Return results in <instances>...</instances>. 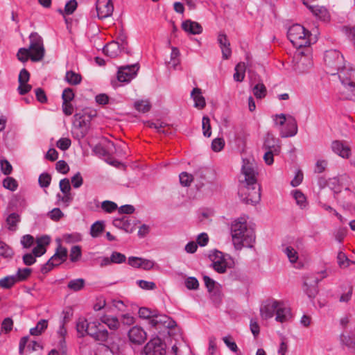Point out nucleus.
<instances>
[{
  "mask_svg": "<svg viewBox=\"0 0 355 355\" xmlns=\"http://www.w3.org/2000/svg\"><path fill=\"white\" fill-rule=\"evenodd\" d=\"M303 3L313 15L318 19L323 21H326L329 19V12L324 6L310 4L308 0H303Z\"/></svg>",
  "mask_w": 355,
  "mask_h": 355,
  "instance_id": "nucleus-20",
  "label": "nucleus"
},
{
  "mask_svg": "<svg viewBox=\"0 0 355 355\" xmlns=\"http://www.w3.org/2000/svg\"><path fill=\"white\" fill-rule=\"evenodd\" d=\"M114 42H119V46H121V48L123 51H125L127 53H129L128 49V37L125 33L120 32L116 41Z\"/></svg>",
  "mask_w": 355,
  "mask_h": 355,
  "instance_id": "nucleus-48",
  "label": "nucleus"
},
{
  "mask_svg": "<svg viewBox=\"0 0 355 355\" xmlns=\"http://www.w3.org/2000/svg\"><path fill=\"white\" fill-rule=\"evenodd\" d=\"M14 256L12 248L3 241H0V257L11 259Z\"/></svg>",
  "mask_w": 355,
  "mask_h": 355,
  "instance_id": "nucleus-34",
  "label": "nucleus"
},
{
  "mask_svg": "<svg viewBox=\"0 0 355 355\" xmlns=\"http://www.w3.org/2000/svg\"><path fill=\"white\" fill-rule=\"evenodd\" d=\"M155 313V311H151L150 309L146 308V307L140 308L139 310V312H138L140 318H145V319H149L150 320L151 318H153Z\"/></svg>",
  "mask_w": 355,
  "mask_h": 355,
  "instance_id": "nucleus-59",
  "label": "nucleus"
},
{
  "mask_svg": "<svg viewBox=\"0 0 355 355\" xmlns=\"http://www.w3.org/2000/svg\"><path fill=\"white\" fill-rule=\"evenodd\" d=\"M234 245L236 249L243 247H252L255 241L254 232L248 228L246 221L235 220L231 227Z\"/></svg>",
  "mask_w": 355,
  "mask_h": 355,
  "instance_id": "nucleus-2",
  "label": "nucleus"
},
{
  "mask_svg": "<svg viewBox=\"0 0 355 355\" xmlns=\"http://www.w3.org/2000/svg\"><path fill=\"white\" fill-rule=\"evenodd\" d=\"M293 196L295 200H296V203L301 208H304L306 206V199L304 194L300 191V190H295L293 191Z\"/></svg>",
  "mask_w": 355,
  "mask_h": 355,
  "instance_id": "nucleus-41",
  "label": "nucleus"
},
{
  "mask_svg": "<svg viewBox=\"0 0 355 355\" xmlns=\"http://www.w3.org/2000/svg\"><path fill=\"white\" fill-rule=\"evenodd\" d=\"M81 256V248L78 245H74L70 251V260L72 262L77 261Z\"/></svg>",
  "mask_w": 355,
  "mask_h": 355,
  "instance_id": "nucleus-56",
  "label": "nucleus"
},
{
  "mask_svg": "<svg viewBox=\"0 0 355 355\" xmlns=\"http://www.w3.org/2000/svg\"><path fill=\"white\" fill-rule=\"evenodd\" d=\"M114 227L125 230L128 232L132 230L131 223L128 216H122L121 218H115L113 222Z\"/></svg>",
  "mask_w": 355,
  "mask_h": 355,
  "instance_id": "nucleus-30",
  "label": "nucleus"
},
{
  "mask_svg": "<svg viewBox=\"0 0 355 355\" xmlns=\"http://www.w3.org/2000/svg\"><path fill=\"white\" fill-rule=\"evenodd\" d=\"M186 287L189 290H196L199 286V283L196 277H188L185 281Z\"/></svg>",
  "mask_w": 355,
  "mask_h": 355,
  "instance_id": "nucleus-62",
  "label": "nucleus"
},
{
  "mask_svg": "<svg viewBox=\"0 0 355 355\" xmlns=\"http://www.w3.org/2000/svg\"><path fill=\"white\" fill-rule=\"evenodd\" d=\"M209 259L212 261V267L218 273H225L227 270V262L223 254L218 250H213L209 254Z\"/></svg>",
  "mask_w": 355,
  "mask_h": 355,
  "instance_id": "nucleus-11",
  "label": "nucleus"
},
{
  "mask_svg": "<svg viewBox=\"0 0 355 355\" xmlns=\"http://www.w3.org/2000/svg\"><path fill=\"white\" fill-rule=\"evenodd\" d=\"M37 246L33 249V254L35 257H39L43 255L46 250V246L50 243V238L48 236H44L37 239Z\"/></svg>",
  "mask_w": 355,
  "mask_h": 355,
  "instance_id": "nucleus-24",
  "label": "nucleus"
},
{
  "mask_svg": "<svg viewBox=\"0 0 355 355\" xmlns=\"http://www.w3.org/2000/svg\"><path fill=\"white\" fill-rule=\"evenodd\" d=\"M32 270L28 268H25L23 269L19 268L17 272V275L15 276L17 281H24L26 279L31 275Z\"/></svg>",
  "mask_w": 355,
  "mask_h": 355,
  "instance_id": "nucleus-51",
  "label": "nucleus"
},
{
  "mask_svg": "<svg viewBox=\"0 0 355 355\" xmlns=\"http://www.w3.org/2000/svg\"><path fill=\"white\" fill-rule=\"evenodd\" d=\"M245 64L244 62H239L235 67L234 79L237 82H242L245 78Z\"/></svg>",
  "mask_w": 355,
  "mask_h": 355,
  "instance_id": "nucleus-36",
  "label": "nucleus"
},
{
  "mask_svg": "<svg viewBox=\"0 0 355 355\" xmlns=\"http://www.w3.org/2000/svg\"><path fill=\"white\" fill-rule=\"evenodd\" d=\"M336 180L342 187H345V193L340 201L342 206L349 210H355V193L350 191L347 187L348 183L350 182V178L347 174H343Z\"/></svg>",
  "mask_w": 355,
  "mask_h": 355,
  "instance_id": "nucleus-5",
  "label": "nucleus"
},
{
  "mask_svg": "<svg viewBox=\"0 0 355 355\" xmlns=\"http://www.w3.org/2000/svg\"><path fill=\"white\" fill-rule=\"evenodd\" d=\"M253 94L257 98L261 99L266 96L267 89L262 83H259L252 88Z\"/></svg>",
  "mask_w": 355,
  "mask_h": 355,
  "instance_id": "nucleus-37",
  "label": "nucleus"
},
{
  "mask_svg": "<svg viewBox=\"0 0 355 355\" xmlns=\"http://www.w3.org/2000/svg\"><path fill=\"white\" fill-rule=\"evenodd\" d=\"M275 320L280 322L288 321L291 318L290 309L286 307L282 303L279 302L275 311Z\"/></svg>",
  "mask_w": 355,
  "mask_h": 355,
  "instance_id": "nucleus-25",
  "label": "nucleus"
},
{
  "mask_svg": "<svg viewBox=\"0 0 355 355\" xmlns=\"http://www.w3.org/2000/svg\"><path fill=\"white\" fill-rule=\"evenodd\" d=\"M182 28L184 31L193 35L200 34L202 32V27L199 23L189 19L182 22Z\"/></svg>",
  "mask_w": 355,
  "mask_h": 355,
  "instance_id": "nucleus-26",
  "label": "nucleus"
},
{
  "mask_svg": "<svg viewBox=\"0 0 355 355\" xmlns=\"http://www.w3.org/2000/svg\"><path fill=\"white\" fill-rule=\"evenodd\" d=\"M298 131L296 119L291 115H288V121L286 127L280 132V135L283 138L293 137L297 135Z\"/></svg>",
  "mask_w": 355,
  "mask_h": 355,
  "instance_id": "nucleus-19",
  "label": "nucleus"
},
{
  "mask_svg": "<svg viewBox=\"0 0 355 355\" xmlns=\"http://www.w3.org/2000/svg\"><path fill=\"white\" fill-rule=\"evenodd\" d=\"M74 98V93L71 88L64 89L62 95L63 103L71 102Z\"/></svg>",
  "mask_w": 355,
  "mask_h": 355,
  "instance_id": "nucleus-63",
  "label": "nucleus"
},
{
  "mask_svg": "<svg viewBox=\"0 0 355 355\" xmlns=\"http://www.w3.org/2000/svg\"><path fill=\"white\" fill-rule=\"evenodd\" d=\"M101 208L107 213H112L117 209V205L110 200H105L101 203Z\"/></svg>",
  "mask_w": 355,
  "mask_h": 355,
  "instance_id": "nucleus-54",
  "label": "nucleus"
},
{
  "mask_svg": "<svg viewBox=\"0 0 355 355\" xmlns=\"http://www.w3.org/2000/svg\"><path fill=\"white\" fill-rule=\"evenodd\" d=\"M134 107L138 112L145 113L150 110L151 105L149 101L141 100L135 102Z\"/></svg>",
  "mask_w": 355,
  "mask_h": 355,
  "instance_id": "nucleus-44",
  "label": "nucleus"
},
{
  "mask_svg": "<svg viewBox=\"0 0 355 355\" xmlns=\"http://www.w3.org/2000/svg\"><path fill=\"white\" fill-rule=\"evenodd\" d=\"M343 31L355 46V25L353 26H345L343 27Z\"/></svg>",
  "mask_w": 355,
  "mask_h": 355,
  "instance_id": "nucleus-52",
  "label": "nucleus"
},
{
  "mask_svg": "<svg viewBox=\"0 0 355 355\" xmlns=\"http://www.w3.org/2000/svg\"><path fill=\"white\" fill-rule=\"evenodd\" d=\"M96 8L99 19H105L111 16L114 10L111 0H97Z\"/></svg>",
  "mask_w": 355,
  "mask_h": 355,
  "instance_id": "nucleus-14",
  "label": "nucleus"
},
{
  "mask_svg": "<svg viewBox=\"0 0 355 355\" xmlns=\"http://www.w3.org/2000/svg\"><path fill=\"white\" fill-rule=\"evenodd\" d=\"M149 323L151 326L155 327H160V326H162L171 329L175 326V322L166 315L157 314L155 312L153 318L149 320Z\"/></svg>",
  "mask_w": 355,
  "mask_h": 355,
  "instance_id": "nucleus-17",
  "label": "nucleus"
},
{
  "mask_svg": "<svg viewBox=\"0 0 355 355\" xmlns=\"http://www.w3.org/2000/svg\"><path fill=\"white\" fill-rule=\"evenodd\" d=\"M101 324L98 322H91V325L87 329V335L93 338L95 340L99 342H105L108 339L109 333L105 329H100Z\"/></svg>",
  "mask_w": 355,
  "mask_h": 355,
  "instance_id": "nucleus-12",
  "label": "nucleus"
},
{
  "mask_svg": "<svg viewBox=\"0 0 355 355\" xmlns=\"http://www.w3.org/2000/svg\"><path fill=\"white\" fill-rule=\"evenodd\" d=\"M63 216V213L59 208H54L48 213V216L55 221L60 220Z\"/></svg>",
  "mask_w": 355,
  "mask_h": 355,
  "instance_id": "nucleus-64",
  "label": "nucleus"
},
{
  "mask_svg": "<svg viewBox=\"0 0 355 355\" xmlns=\"http://www.w3.org/2000/svg\"><path fill=\"white\" fill-rule=\"evenodd\" d=\"M29 51L31 52V59L33 62H38L43 59L44 56V48L42 38L37 33H32L30 36Z\"/></svg>",
  "mask_w": 355,
  "mask_h": 355,
  "instance_id": "nucleus-6",
  "label": "nucleus"
},
{
  "mask_svg": "<svg viewBox=\"0 0 355 355\" xmlns=\"http://www.w3.org/2000/svg\"><path fill=\"white\" fill-rule=\"evenodd\" d=\"M51 177L49 173H44L39 177V184L41 187H48L51 183Z\"/></svg>",
  "mask_w": 355,
  "mask_h": 355,
  "instance_id": "nucleus-57",
  "label": "nucleus"
},
{
  "mask_svg": "<svg viewBox=\"0 0 355 355\" xmlns=\"http://www.w3.org/2000/svg\"><path fill=\"white\" fill-rule=\"evenodd\" d=\"M1 171L6 175H10L12 171V166L10 163L6 159H1L0 160Z\"/></svg>",
  "mask_w": 355,
  "mask_h": 355,
  "instance_id": "nucleus-53",
  "label": "nucleus"
},
{
  "mask_svg": "<svg viewBox=\"0 0 355 355\" xmlns=\"http://www.w3.org/2000/svg\"><path fill=\"white\" fill-rule=\"evenodd\" d=\"M263 148L264 150H272L273 153H280V141L272 133L268 132L264 137Z\"/></svg>",
  "mask_w": 355,
  "mask_h": 355,
  "instance_id": "nucleus-18",
  "label": "nucleus"
},
{
  "mask_svg": "<svg viewBox=\"0 0 355 355\" xmlns=\"http://www.w3.org/2000/svg\"><path fill=\"white\" fill-rule=\"evenodd\" d=\"M86 114L76 113L74 114L73 126L76 129L79 130L78 136L83 137L88 132L89 123L85 119Z\"/></svg>",
  "mask_w": 355,
  "mask_h": 355,
  "instance_id": "nucleus-16",
  "label": "nucleus"
},
{
  "mask_svg": "<svg viewBox=\"0 0 355 355\" xmlns=\"http://www.w3.org/2000/svg\"><path fill=\"white\" fill-rule=\"evenodd\" d=\"M337 261L340 268H347L350 263H355V261L350 260L347 255L341 251L338 253Z\"/></svg>",
  "mask_w": 355,
  "mask_h": 355,
  "instance_id": "nucleus-40",
  "label": "nucleus"
},
{
  "mask_svg": "<svg viewBox=\"0 0 355 355\" xmlns=\"http://www.w3.org/2000/svg\"><path fill=\"white\" fill-rule=\"evenodd\" d=\"M138 69L139 67L137 64L120 67L117 73L118 80L121 83L129 82L135 78Z\"/></svg>",
  "mask_w": 355,
  "mask_h": 355,
  "instance_id": "nucleus-13",
  "label": "nucleus"
},
{
  "mask_svg": "<svg viewBox=\"0 0 355 355\" xmlns=\"http://www.w3.org/2000/svg\"><path fill=\"white\" fill-rule=\"evenodd\" d=\"M17 279L15 276H7L0 279V286L4 288H11L16 282Z\"/></svg>",
  "mask_w": 355,
  "mask_h": 355,
  "instance_id": "nucleus-47",
  "label": "nucleus"
},
{
  "mask_svg": "<svg viewBox=\"0 0 355 355\" xmlns=\"http://www.w3.org/2000/svg\"><path fill=\"white\" fill-rule=\"evenodd\" d=\"M284 253L286 254L289 261L291 263H295L298 259V254L297 252L291 246H288L284 250Z\"/></svg>",
  "mask_w": 355,
  "mask_h": 355,
  "instance_id": "nucleus-49",
  "label": "nucleus"
},
{
  "mask_svg": "<svg viewBox=\"0 0 355 355\" xmlns=\"http://www.w3.org/2000/svg\"><path fill=\"white\" fill-rule=\"evenodd\" d=\"M3 186L6 189L14 191L17 189L18 183L15 178L8 177L3 180Z\"/></svg>",
  "mask_w": 355,
  "mask_h": 355,
  "instance_id": "nucleus-46",
  "label": "nucleus"
},
{
  "mask_svg": "<svg viewBox=\"0 0 355 355\" xmlns=\"http://www.w3.org/2000/svg\"><path fill=\"white\" fill-rule=\"evenodd\" d=\"M338 73L342 84H355V69L344 67Z\"/></svg>",
  "mask_w": 355,
  "mask_h": 355,
  "instance_id": "nucleus-22",
  "label": "nucleus"
},
{
  "mask_svg": "<svg viewBox=\"0 0 355 355\" xmlns=\"http://www.w3.org/2000/svg\"><path fill=\"white\" fill-rule=\"evenodd\" d=\"M91 322H88L84 318H80L76 322V330L80 337H83L87 334Z\"/></svg>",
  "mask_w": 355,
  "mask_h": 355,
  "instance_id": "nucleus-32",
  "label": "nucleus"
},
{
  "mask_svg": "<svg viewBox=\"0 0 355 355\" xmlns=\"http://www.w3.org/2000/svg\"><path fill=\"white\" fill-rule=\"evenodd\" d=\"M340 94L344 99L354 100L355 98V84H342Z\"/></svg>",
  "mask_w": 355,
  "mask_h": 355,
  "instance_id": "nucleus-29",
  "label": "nucleus"
},
{
  "mask_svg": "<svg viewBox=\"0 0 355 355\" xmlns=\"http://www.w3.org/2000/svg\"><path fill=\"white\" fill-rule=\"evenodd\" d=\"M77 8V2L76 0H70L69 1L65 6L64 10L62 9H58V12L62 15H71Z\"/></svg>",
  "mask_w": 355,
  "mask_h": 355,
  "instance_id": "nucleus-42",
  "label": "nucleus"
},
{
  "mask_svg": "<svg viewBox=\"0 0 355 355\" xmlns=\"http://www.w3.org/2000/svg\"><path fill=\"white\" fill-rule=\"evenodd\" d=\"M279 302H268L260 308V313L262 319L268 320L273 317L278 306Z\"/></svg>",
  "mask_w": 355,
  "mask_h": 355,
  "instance_id": "nucleus-21",
  "label": "nucleus"
},
{
  "mask_svg": "<svg viewBox=\"0 0 355 355\" xmlns=\"http://www.w3.org/2000/svg\"><path fill=\"white\" fill-rule=\"evenodd\" d=\"M322 276L319 278L315 275H311L304 278L303 289L309 298H314L318 293V284L326 277V272H320Z\"/></svg>",
  "mask_w": 355,
  "mask_h": 355,
  "instance_id": "nucleus-9",
  "label": "nucleus"
},
{
  "mask_svg": "<svg viewBox=\"0 0 355 355\" xmlns=\"http://www.w3.org/2000/svg\"><path fill=\"white\" fill-rule=\"evenodd\" d=\"M20 222V216L17 213L10 214L6 218L8 229L10 231L15 232L17 230V225Z\"/></svg>",
  "mask_w": 355,
  "mask_h": 355,
  "instance_id": "nucleus-33",
  "label": "nucleus"
},
{
  "mask_svg": "<svg viewBox=\"0 0 355 355\" xmlns=\"http://www.w3.org/2000/svg\"><path fill=\"white\" fill-rule=\"evenodd\" d=\"M67 257V250L59 245L55 253L42 266L41 272L43 274L49 272L53 267L59 266L64 262Z\"/></svg>",
  "mask_w": 355,
  "mask_h": 355,
  "instance_id": "nucleus-8",
  "label": "nucleus"
},
{
  "mask_svg": "<svg viewBox=\"0 0 355 355\" xmlns=\"http://www.w3.org/2000/svg\"><path fill=\"white\" fill-rule=\"evenodd\" d=\"M48 327V320L45 319L40 320L35 327L30 329V334L33 336L40 335Z\"/></svg>",
  "mask_w": 355,
  "mask_h": 355,
  "instance_id": "nucleus-35",
  "label": "nucleus"
},
{
  "mask_svg": "<svg viewBox=\"0 0 355 355\" xmlns=\"http://www.w3.org/2000/svg\"><path fill=\"white\" fill-rule=\"evenodd\" d=\"M105 229L104 223L103 221H96L92 226L90 229V234L92 237H98L103 232Z\"/></svg>",
  "mask_w": 355,
  "mask_h": 355,
  "instance_id": "nucleus-39",
  "label": "nucleus"
},
{
  "mask_svg": "<svg viewBox=\"0 0 355 355\" xmlns=\"http://www.w3.org/2000/svg\"><path fill=\"white\" fill-rule=\"evenodd\" d=\"M31 52L28 49L21 48L19 49L17 54V58L22 62H25L28 60V58H31Z\"/></svg>",
  "mask_w": 355,
  "mask_h": 355,
  "instance_id": "nucleus-55",
  "label": "nucleus"
},
{
  "mask_svg": "<svg viewBox=\"0 0 355 355\" xmlns=\"http://www.w3.org/2000/svg\"><path fill=\"white\" fill-rule=\"evenodd\" d=\"M332 150L343 158H348L350 155V148L343 142L336 140L331 143Z\"/></svg>",
  "mask_w": 355,
  "mask_h": 355,
  "instance_id": "nucleus-23",
  "label": "nucleus"
},
{
  "mask_svg": "<svg viewBox=\"0 0 355 355\" xmlns=\"http://www.w3.org/2000/svg\"><path fill=\"white\" fill-rule=\"evenodd\" d=\"M101 321L105 324L111 330H116L120 326V322L116 317L105 315L101 318Z\"/></svg>",
  "mask_w": 355,
  "mask_h": 355,
  "instance_id": "nucleus-31",
  "label": "nucleus"
},
{
  "mask_svg": "<svg viewBox=\"0 0 355 355\" xmlns=\"http://www.w3.org/2000/svg\"><path fill=\"white\" fill-rule=\"evenodd\" d=\"M225 146V141L222 138H216L211 142V149L215 152L220 151Z\"/></svg>",
  "mask_w": 355,
  "mask_h": 355,
  "instance_id": "nucleus-58",
  "label": "nucleus"
},
{
  "mask_svg": "<svg viewBox=\"0 0 355 355\" xmlns=\"http://www.w3.org/2000/svg\"><path fill=\"white\" fill-rule=\"evenodd\" d=\"M202 128L203 135L210 137L211 135L210 119L207 116H204L202 119Z\"/></svg>",
  "mask_w": 355,
  "mask_h": 355,
  "instance_id": "nucleus-45",
  "label": "nucleus"
},
{
  "mask_svg": "<svg viewBox=\"0 0 355 355\" xmlns=\"http://www.w3.org/2000/svg\"><path fill=\"white\" fill-rule=\"evenodd\" d=\"M324 60L328 67L338 73L345 67L343 55L335 49L327 51L324 53Z\"/></svg>",
  "mask_w": 355,
  "mask_h": 355,
  "instance_id": "nucleus-7",
  "label": "nucleus"
},
{
  "mask_svg": "<svg viewBox=\"0 0 355 355\" xmlns=\"http://www.w3.org/2000/svg\"><path fill=\"white\" fill-rule=\"evenodd\" d=\"M71 144V139L69 138H60L56 143V146L62 150H67Z\"/></svg>",
  "mask_w": 355,
  "mask_h": 355,
  "instance_id": "nucleus-61",
  "label": "nucleus"
},
{
  "mask_svg": "<svg viewBox=\"0 0 355 355\" xmlns=\"http://www.w3.org/2000/svg\"><path fill=\"white\" fill-rule=\"evenodd\" d=\"M144 355H165L166 344L159 338H152L144 348Z\"/></svg>",
  "mask_w": 355,
  "mask_h": 355,
  "instance_id": "nucleus-10",
  "label": "nucleus"
},
{
  "mask_svg": "<svg viewBox=\"0 0 355 355\" xmlns=\"http://www.w3.org/2000/svg\"><path fill=\"white\" fill-rule=\"evenodd\" d=\"M85 286V280L82 278L71 280L68 283V288L73 291L81 290Z\"/></svg>",
  "mask_w": 355,
  "mask_h": 355,
  "instance_id": "nucleus-43",
  "label": "nucleus"
},
{
  "mask_svg": "<svg viewBox=\"0 0 355 355\" xmlns=\"http://www.w3.org/2000/svg\"><path fill=\"white\" fill-rule=\"evenodd\" d=\"M310 33L304 26L300 24H294L288 31V38L297 49L307 47L310 45Z\"/></svg>",
  "mask_w": 355,
  "mask_h": 355,
  "instance_id": "nucleus-3",
  "label": "nucleus"
},
{
  "mask_svg": "<svg viewBox=\"0 0 355 355\" xmlns=\"http://www.w3.org/2000/svg\"><path fill=\"white\" fill-rule=\"evenodd\" d=\"M340 341L343 345L347 346L349 349H352L355 352V338L349 336L341 335Z\"/></svg>",
  "mask_w": 355,
  "mask_h": 355,
  "instance_id": "nucleus-50",
  "label": "nucleus"
},
{
  "mask_svg": "<svg viewBox=\"0 0 355 355\" xmlns=\"http://www.w3.org/2000/svg\"><path fill=\"white\" fill-rule=\"evenodd\" d=\"M257 173L249 162H243L239 178L238 194L245 204L256 205L261 200V187L257 183Z\"/></svg>",
  "mask_w": 355,
  "mask_h": 355,
  "instance_id": "nucleus-1",
  "label": "nucleus"
},
{
  "mask_svg": "<svg viewBox=\"0 0 355 355\" xmlns=\"http://www.w3.org/2000/svg\"><path fill=\"white\" fill-rule=\"evenodd\" d=\"M191 96L194 101V107L198 109H202L206 105L205 98L202 95V90L196 87L193 89Z\"/></svg>",
  "mask_w": 355,
  "mask_h": 355,
  "instance_id": "nucleus-27",
  "label": "nucleus"
},
{
  "mask_svg": "<svg viewBox=\"0 0 355 355\" xmlns=\"http://www.w3.org/2000/svg\"><path fill=\"white\" fill-rule=\"evenodd\" d=\"M128 336L130 343L139 345L143 344L147 338L146 331L138 326L132 327L128 331Z\"/></svg>",
  "mask_w": 355,
  "mask_h": 355,
  "instance_id": "nucleus-15",
  "label": "nucleus"
},
{
  "mask_svg": "<svg viewBox=\"0 0 355 355\" xmlns=\"http://www.w3.org/2000/svg\"><path fill=\"white\" fill-rule=\"evenodd\" d=\"M126 259L125 256L118 252H113L110 256V261L114 263H121L125 262Z\"/></svg>",
  "mask_w": 355,
  "mask_h": 355,
  "instance_id": "nucleus-60",
  "label": "nucleus"
},
{
  "mask_svg": "<svg viewBox=\"0 0 355 355\" xmlns=\"http://www.w3.org/2000/svg\"><path fill=\"white\" fill-rule=\"evenodd\" d=\"M103 53L110 56V58H116L119 55L120 52L123 51L119 46V42L112 41L106 44L103 48Z\"/></svg>",
  "mask_w": 355,
  "mask_h": 355,
  "instance_id": "nucleus-28",
  "label": "nucleus"
},
{
  "mask_svg": "<svg viewBox=\"0 0 355 355\" xmlns=\"http://www.w3.org/2000/svg\"><path fill=\"white\" fill-rule=\"evenodd\" d=\"M81 76L73 71H69L66 73L65 80L71 85H78L81 82Z\"/></svg>",
  "mask_w": 355,
  "mask_h": 355,
  "instance_id": "nucleus-38",
  "label": "nucleus"
},
{
  "mask_svg": "<svg viewBox=\"0 0 355 355\" xmlns=\"http://www.w3.org/2000/svg\"><path fill=\"white\" fill-rule=\"evenodd\" d=\"M294 70L302 73L307 71L313 65L309 50L297 49L293 55Z\"/></svg>",
  "mask_w": 355,
  "mask_h": 355,
  "instance_id": "nucleus-4",
  "label": "nucleus"
}]
</instances>
